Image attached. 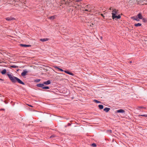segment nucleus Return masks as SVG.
Returning a JSON list of instances; mask_svg holds the SVG:
<instances>
[{
	"label": "nucleus",
	"mask_w": 147,
	"mask_h": 147,
	"mask_svg": "<svg viewBox=\"0 0 147 147\" xmlns=\"http://www.w3.org/2000/svg\"><path fill=\"white\" fill-rule=\"evenodd\" d=\"M49 40V39L47 38H41L40 39V40L42 42H45L46 41Z\"/></svg>",
	"instance_id": "nucleus-16"
},
{
	"label": "nucleus",
	"mask_w": 147,
	"mask_h": 147,
	"mask_svg": "<svg viewBox=\"0 0 147 147\" xmlns=\"http://www.w3.org/2000/svg\"><path fill=\"white\" fill-rule=\"evenodd\" d=\"M142 21L144 22L147 23V19L146 18H142Z\"/></svg>",
	"instance_id": "nucleus-21"
},
{
	"label": "nucleus",
	"mask_w": 147,
	"mask_h": 147,
	"mask_svg": "<svg viewBox=\"0 0 147 147\" xmlns=\"http://www.w3.org/2000/svg\"><path fill=\"white\" fill-rule=\"evenodd\" d=\"M112 15V18L113 19H115L116 20V19H119L121 18V16L120 15H119L118 16H116L115 13H111Z\"/></svg>",
	"instance_id": "nucleus-2"
},
{
	"label": "nucleus",
	"mask_w": 147,
	"mask_h": 147,
	"mask_svg": "<svg viewBox=\"0 0 147 147\" xmlns=\"http://www.w3.org/2000/svg\"><path fill=\"white\" fill-rule=\"evenodd\" d=\"M118 10H117L116 9H115L112 11L113 12L112 13H115L116 14L118 12Z\"/></svg>",
	"instance_id": "nucleus-22"
},
{
	"label": "nucleus",
	"mask_w": 147,
	"mask_h": 147,
	"mask_svg": "<svg viewBox=\"0 0 147 147\" xmlns=\"http://www.w3.org/2000/svg\"><path fill=\"white\" fill-rule=\"evenodd\" d=\"M143 106H139L137 107V109L138 110H139L140 109H143Z\"/></svg>",
	"instance_id": "nucleus-30"
},
{
	"label": "nucleus",
	"mask_w": 147,
	"mask_h": 147,
	"mask_svg": "<svg viewBox=\"0 0 147 147\" xmlns=\"http://www.w3.org/2000/svg\"><path fill=\"white\" fill-rule=\"evenodd\" d=\"M10 67H12V68H15L18 67V66H17L16 65H10Z\"/></svg>",
	"instance_id": "nucleus-27"
},
{
	"label": "nucleus",
	"mask_w": 147,
	"mask_h": 147,
	"mask_svg": "<svg viewBox=\"0 0 147 147\" xmlns=\"http://www.w3.org/2000/svg\"><path fill=\"white\" fill-rule=\"evenodd\" d=\"M14 19H15V18H12L11 17H7L6 18V20L8 21H11Z\"/></svg>",
	"instance_id": "nucleus-12"
},
{
	"label": "nucleus",
	"mask_w": 147,
	"mask_h": 147,
	"mask_svg": "<svg viewBox=\"0 0 147 147\" xmlns=\"http://www.w3.org/2000/svg\"><path fill=\"white\" fill-rule=\"evenodd\" d=\"M134 25L136 27H138L141 26L142 24L140 23H138L137 24H135Z\"/></svg>",
	"instance_id": "nucleus-18"
},
{
	"label": "nucleus",
	"mask_w": 147,
	"mask_h": 147,
	"mask_svg": "<svg viewBox=\"0 0 147 147\" xmlns=\"http://www.w3.org/2000/svg\"><path fill=\"white\" fill-rule=\"evenodd\" d=\"M91 146L93 147H96L97 145L95 143H92L91 144Z\"/></svg>",
	"instance_id": "nucleus-31"
},
{
	"label": "nucleus",
	"mask_w": 147,
	"mask_h": 147,
	"mask_svg": "<svg viewBox=\"0 0 147 147\" xmlns=\"http://www.w3.org/2000/svg\"><path fill=\"white\" fill-rule=\"evenodd\" d=\"M56 16L55 15L51 16L49 18V19L50 20H53L55 18Z\"/></svg>",
	"instance_id": "nucleus-17"
},
{
	"label": "nucleus",
	"mask_w": 147,
	"mask_h": 147,
	"mask_svg": "<svg viewBox=\"0 0 147 147\" xmlns=\"http://www.w3.org/2000/svg\"><path fill=\"white\" fill-rule=\"evenodd\" d=\"M110 110V109L108 107H106L103 109L104 111H105L106 113L108 112Z\"/></svg>",
	"instance_id": "nucleus-14"
},
{
	"label": "nucleus",
	"mask_w": 147,
	"mask_h": 147,
	"mask_svg": "<svg viewBox=\"0 0 147 147\" xmlns=\"http://www.w3.org/2000/svg\"><path fill=\"white\" fill-rule=\"evenodd\" d=\"M42 88L44 89H46V86H43V87H42Z\"/></svg>",
	"instance_id": "nucleus-37"
},
{
	"label": "nucleus",
	"mask_w": 147,
	"mask_h": 147,
	"mask_svg": "<svg viewBox=\"0 0 147 147\" xmlns=\"http://www.w3.org/2000/svg\"><path fill=\"white\" fill-rule=\"evenodd\" d=\"M43 83L44 85H48L51 83V81L50 80H48L47 81L44 82Z\"/></svg>",
	"instance_id": "nucleus-6"
},
{
	"label": "nucleus",
	"mask_w": 147,
	"mask_h": 147,
	"mask_svg": "<svg viewBox=\"0 0 147 147\" xmlns=\"http://www.w3.org/2000/svg\"><path fill=\"white\" fill-rule=\"evenodd\" d=\"M46 89H49V87L48 86H46Z\"/></svg>",
	"instance_id": "nucleus-36"
},
{
	"label": "nucleus",
	"mask_w": 147,
	"mask_h": 147,
	"mask_svg": "<svg viewBox=\"0 0 147 147\" xmlns=\"http://www.w3.org/2000/svg\"><path fill=\"white\" fill-rule=\"evenodd\" d=\"M64 72H65V73L67 74H68L69 75H70L71 76H74V74L72 73V72H70V71H69L68 70H64Z\"/></svg>",
	"instance_id": "nucleus-9"
},
{
	"label": "nucleus",
	"mask_w": 147,
	"mask_h": 147,
	"mask_svg": "<svg viewBox=\"0 0 147 147\" xmlns=\"http://www.w3.org/2000/svg\"><path fill=\"white\" fill-rule=\"evenodd\" d=\"M20 46L22 47H31V45H25L23 44H20Z\"/></svg>",
	"instance_id": "nucleus-7"
},
{
	"label": "nucleus",
	"mask_w": 147,
	"mask_h": 147,
	"mask_svg": "<svg viewBox=\"0 0 147 147\" xmlns=\"http://www.w3.org/2000/svg\"><path fill=\"white\" fill-rule=\"evenodd\" d=\"M84 11H88V10L87 9H85L84 10Z\"/></svg>",
	"instance_id": "nucleus-39"
},
{
	"label": "nucleus",
	"mask_w": 147,
	"mask_h": 147,
	"mask_svg": "<svg viewBox=\"0 0 147 147\" xmlns=\"http://www.w3.org/2000/svg\"><path fill=\"white\" fill-rule=\"evenodd\" d=\"M53 67L55 68H56V69L59 70L60 71H64V70H63L62 69L60 68L59 67H58L57 66H55V65Z\"/></svg>",
	"instance_id": "nucleus-13"
},
{
	"label": "nucleus",
	"mask_w": 147,
	"mask_h": 147,
	"mask_svg": "<svg viewBox=\"0 0 147 147\" xmlns=\"http://www.w3.org/2000/svg\"><path fill=\"white\" fill-rule=\"evenodd\" d=\"M64 2L65 3V4H69L70 2L68 1V0H67V1L66 0H63Z\"/></svg>",
	"instance_id": "nucleus-24"
},
{
	"label": "nucleus",
	"mask_w": 147,
	"mask_h": 147,
	"mask_svg": "<svg viewBox=\"0 0 147 147\" xmlns=\"http://www.w3.org/2000/svg\"><path fill=\"white\" fill-rule=\"evenodd\" d=\"M71 125V124L70 123H68L67 125V126H70Z\"/></svg>",
	"instance_id": "nucleus-34"
},
{
	"label": "nucleus",
	"mask_w": 147,
	"mask_h": 147,
	"mask_svg": "<svg viewBox=\"0 0 147 147\" xmlns=\"http://www.w3.org/2000/svg\"><path fill=\"white\" fill-rule=\"evenodd\" d=\"M94 102L95 103H100L101 102L100 101H98V100H94Z\"/></svg>",
	"instance_id": "nucleus-25"
},
{
	"label": "nucleus",
	"mask_w": 147,
	"mask_h": 147,
	"mask_svg": "<svg viewBox=\"0 0 147 147\" xmlns=\"http://www.w3.org/2000/svg\"><path fill=\"white\" fill-rule=\"evenodd\" d=\"M100 15H101V16H102L103 17V18L104 19H105V16L103 15V14L101 13V14H100Z\"/></svg>",
	"instance_id": "nucleus-35"
},
{
	"label": "nucleus",
	"mask_w": 147,
	"mask_h": 147,
	"mask_svg": "<svg viewBox=\"0 0 147 147\" xmlns=\"http://www.w3.org/2000/svg\"><path fill=\"white\" fill-rule=\"evenodd\" d=\"M131 18L133 20H136L137 21H139L140 20L137 16H133L131 17Z\"/></svg>",
	"instance_id": "nucleus-8"
},
{
	"label": "nucleus",
	"mask_w": 147,
	"mask_h": 147,
	"mask_svg": "<svg viewBox=\"0 0 147 147\" xmlns=\"http://www.w3.org/2000/svg\"><path fill=\"white\" fill-rule=\"evenodd\" d=\"M129 63L130 64H131V63H132V61H129Z\"/></svg>",
	"instance_id": "nucleus-41"
},
{
	"label": "nucleus",
	"mask_w": 147,
	"mask_h": 147,
	"mask_svg": "<svg viewBox=\"0 0 147 147\" xmlns=\"http://www.w3.org/2000/svg\"><path fill=\"white\" fill-rule=\"evenodd\" d=\"M44 86V85L43 83L42 84H38L36 85V86L37 87L41 88H42V87Z\"/></svg>",
	"instance_id": "nucleus-10"
},
{
	"label": "nucleus",
	"mask_w": 147,
	"mask_h": 147,
	"mask_svg": "<svg viewBox=\"0 0 147 147\" xmlns=\"http://www.w3.org/2000/svg\"><path fill=\"white\" fill-rule=\"evenodd\" d=\"M40 80H41L40 79H37L35 80H34V82H35L36 83H38V82H40Z\"/></svg>",
	"instance_id": "nucleus-23"
},
{
	"label": "nucleus",
	"mask_w": 147,
	"mask_h": 147,
	"mask_svg": "<svg viewBox=\"0 0 147 147\" xmlns=\"http://www.w3.org/2000/svg\"><path fill=\"white\" fill-rule=\"evenodd\" d=\"M55 137V136L54 135H51L50 137V138H54V137Z\"/></svg>",
	"instance_id": "nucleus-33"
},
{
	"label": "nucleus",
	"mask_w": 147,
	"mask_h": 147,
	"mask_svg": "<svg viewBox=\"0 0 147 147\" xmlns=\"http://www.w3.org/2000/svg\"><path fill=\"white\" fill-rule=\"evenodd\" d=\"M47 92H49L50 91L49 90H47Z\"/></svg>",
	"instance_id": "nucleus-45"
},
{
	"label": "nucleus",
	"mask_w": 147,
	"mask_h": 147,
	"mask_svg": "<svg viewBox=\"0 0 147 147\" xmlns=\"http://www.w3.org/2000/svg\"><path fill=\"white\" fill-rule=\"evenodd\" d=\"M137 17L138 19L140 20L142 19L143 18V17L141 13H139L137 15Z\"/></svg>",
	"instance_id": "nucleus-11"
},
{
	"label": "nucleus",
	"mask_w": 147,
	"mask_h": 147,
	"mask_svg": "<svg viewBox=\"0 0 147 147\" xmlns=\"http://www.w3.org/2000/svg\"><path fill=\"white\" fill-rule=\"evenodd\" d=\"M28 72V71H27L26 69H24L23 71V72L22 73L21 75L24 77L26 75V74Z\"/></svg>",
	"instance_id": "nucleus-4"
},
{
	"label": "nucleus",
	"mask_w": 147,
	"mask_h": 147,
	"mask_svg": "<svg viewBox=\"0 0 147 147\" xmlns=\"http://www.w3.org/2000/svg\"><path fill=\"white\" fill-rule=\"evenodd\" d=\"M7 75L9 78L10 80L13 83H16V82L24 85L25 83L22 81L20 79L14 76L12 74V73H11L10 74L9 73H7Z\"/></svg>",
	"instance_id": "nucleus-1"
},
{
	"label": "nucleus",
	"mask_w": 147,
	"mask_h": 147,
	"mask_svg": "<svg viewBox=\"0 0 147 147\" xmlns=\"http://www.w3.org/2000/svg\"><path fill=\"white\" fill-rule=\"evenodd\" d=\"M100 38H101V39H102V37H101Z\"/></svg>",
	"instance_id": "nucleus-46"
},
{
	"label": "nucleus",
	"mask_w": 147,
	"mask_h": 147,
	"mask_svg": "<svg viewBox=\"0 0 147 147\" xmlns=\"http://www.w3.org/2000/svg\"><path fill=\"white\" fill-rule=\"evenodd\" d=\"M68 1H69V2H73V3H74L75 0H68Z\"/></svg>",
	"instance_id": "nucleus-32"
},
{
	"label": "nucleus",
	"mask_w": 147,
	"mask_h": 147,
	"mask_svg": "<svg viewBox=\"0 0 147 147\" xmlns=\"http://www.w3.org/2000/svg\"><path fill=\"white\" fill-rule=\"evenodd\" d=\"M74 3V4L78 6H81V3Z\"/></svg>",
	"instance_id": "nucleus-20"
},
{
	"label": "nucleus",
	"mask_w": 147,
	"mask_h": 147,
	"mask_svg": "<svg viewBox=\"0 0 147 147\" xmlns=\"http://www.w3.org/2000/svg\"><path fill=\"white\" fill-rule=\"evenodd\" d=\"M5 103L6 104H7V102L6 101H5Z\"/></svg>",
	"instance_id": "nucleus-44"
},
{
	"label": "nucleus",
	"mask_w": 147,
	"mask_h": 147,
	"mask_svg": "<svg viewBox=\"0 0 147 147\" xmlns=\"http://www.w3.org/2000/svg\"><path fill=\"white\" fill-rule=\"evenodd\" d=\"M83 0H75L74 3H81Z\"/></svg>",
	"instance_id": "nucleus-26"
},
{
	"label": "nucleus",
	"mask_w": 147,
	"mask_h": 147,
	"mask_svg": "<svg viewBox=\"0 0 147 147\" xmlns=\"http://www.w3.org/2000/svg\"><path fill=\"white\" fill-rule=\"evenodd\" d=\"M5 109H0V110H1V111H5Z\"/></svg>",
	"instance_id": "nucleus-38"
},
{
	"label": "nucleus",
	"mask_w": 147,
	"mask_h": 147,
	"mask_svg": "<svg viewBox=\"0 0 147 147\" xmlns=\"http://www.w3.org/2000/svg\"><path fill=\"white\" fill-rule=\"evenodd\" d=\"M0 80H3L2 79H0Z\"/></svg>",
	"instance_id": "nucleus-47"
},
{
	"label": "nucleus",
	"mask_w": 147,
	"mask_h": 147,
	"mask_svg": "<svg viewBox=\"0 0 147 147\" xmlns=\"http://www.w3.org/2000/svg\"><path fill=\"white\" fill-rule=\"evenodd\" d=\"M106 132L108 133H112V131L111 129L107 130Z\"/></svg>",
	"instance_id": "nucleus-29"
},
{
	"label": "nucleus",
	"mask_w": 147,
	"mask_h": 147,
	"mask_svg": "<svg viewBox=\"0 0 147 147\" xmlns=\"http://www.w3.org/2000/svg\"><path fill=\"white\" fill-rule=\"evenodd\" d=\"M18 2L16 0H13L12 2V4H14V5L16 7H18L19 6L18 4Z\"/></svg>",
	"instance_id": "nucleus-3"
},
{
	"label": "nucleus",
	"mask_w": 147,
	"mask_h": 147,
	"mask_svg": "<svg viewBox=\"0 0 147 147\" xmlns=\"http://www.w3.org/2000/svg\"><path fill=\"white\" fill-rule=\"evenodd\" d=\"M98 107L100 109H102L104 108V106L102 105H98Z\"/></svg>",
	"instance_id": "nucleus-19"
},
{
	"label": "nucleus",
	"mask_w": 147,
	"mask_h": 147,
	"mask_svg": "<svg viewBox=\"0 0 147 147\" xmlns=\"http://www.w3.org/2000/svg\"><path fill=\"white\" fill-rule=\"evenodd\" d=\"M28 105L30 107H33V106L31 105Z\"/></svg>",
	"instance_id": "nucleus-40"
},
{
	"label": "nucleus",
	"mask_w": 147,
	"mask_h": 147,
	"mask_svg": "<svg viewBox=\"0 0 147 147\" xmlns=\"http://www.w3.org/2000/svg\"><path fill=\"white\" fill-rule=\"evenodd\" d=\"M138 116L139 117L142 116V117H147V114L141 115H139Z\"/></svg>",
	"instance_id": "nucleus-28"
},
{
	"label": "nucleus",
	"mask_w": 147,
	"mask_h": 147,
	"mask_svg": "<svg viewBox=\"0 0 147 147\" xmlns=\"http://www.w3.org/2000/svg\"><path fill=\"white\" fill-rule=\"evenodd\" d=\"M67 126H65V127H66Z\"/></svg>",
	"instance_id": "nucleus-48"
},
{
	"label": "nucleus",
	"mask_w": 147,
	"mask_h": 147,
	"mask_svg": "<svg viewBox=\"0 0 147 147\" xmlns=\"http://www.w3.org/2000/svg\"><path fill=\"white\" fill-rule=\"evenodd\" d=\"M88 5H86L85 7V8H88Z\"/></svg>",
	"instance_id": "nucleus-43"
},
{
	"label": "nucleus",
	"mask_w": 147,
	"mask_h": 147,
	"mask_svg": "<svg viewBox=\"0 0 147 147\" xmlns=\"http://www.w3.org/2000/svg\"><path fill=\"white\" fill-rule=\"evenodd\" d=\"M7 72V70L4 69H3L1 72V73L2 75H4Z\"/></svg>",
	"instance_id": "nucleus-15"
},
{
	"label": "nucleus",
	"mask_w": 147,
	"mask_h": 147,
	"mask_svg": "<svg viewBox=\"0 0 147 147\" xmlns=\"http://www.w3.org/2000/svg\"><path fill=\"white\" fill-rule=\"evenodd\" d=\"M146 107H143V109H146Z\"/></svg>",
	"instance_id": "nucleus-42"
},
{
	"label": "nucleus",
	"mask_w": 147,
	"mask_h": 147,
	"mask_svg": "<svg viewBox=\"0 0 147 147\" xmlns=\"http://www.w3.org/2000/svg\"><path fill=\"white\" fill-rule=\"evenodd\" d=\"M115 112L116 113H123L125 112V111L123 109H120L116 110Z\"/></svg>",
	"instance_id": "nucleus-5"
}]
</instances>
